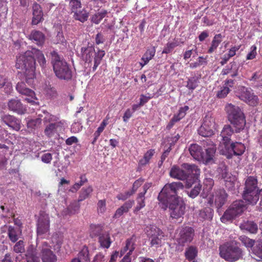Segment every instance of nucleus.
Listing matches in <instances>:
<instances>
[{"label":"nucleus","mask_w":262,"mask_h":262,"mask_svg":"<svg viewBox=\"0 0 262 262\" xmlns=\"http://www.w3.org/2000/svg\"><path fill=\"white\" fill-rule=\"evenodd\" d=\"M183 187V184L180 182L167 184L158 196L160 206L163 210L169 208L170 217L172 219H179L185 213V205L182 199L177 195L178 191Z\"/></svg>","instance_id":"f257e3e1"},{"label":"nucleus","mask_w":262,"mask_h":262,"mask_svg":"<svg viewBox=\"0 0 262 262\" xmlns=\"http://www.w3.org/2000/svg\"><path fill=\"white\" fill-rule=\"evenodd\" d=\"M36 59L41 67H45L46 60L42 52L33 48L20 54L16 59V67L20 69L23 73L26 83L32 85L34 83Z\"/></svg>","instance_id":"f03ea898"},{"label":"nucleus","mask_w":262,"mask_h":262,"mask_svg":"<svg viewBox=\"0 0 262 262\" xmlns=\"http://www.w3.org/2000/svg\"><path fill=\"white\" fill-rule=\"evenodd\" d=\"M202 146L205 149V152L202 151L201 147L199 145L191 144L189 148L191 156L194 159L202 162L205 165L214 163L216 145L210 139H206L202 141Z\"/></svg>","instance_id":"7ed1b4c3"},{"label":"nucleus","mask_w":262,"mask_h":262,"mask_svg":"<svg viewBox=\"0 0 262 262\" xmlns=\"http://www.w3.org/2000/svg\"><path fill=\"white\" fill-rule=\"evenodd\" d=\"M51 63L55 75L60 79L68 81L72 78V71L66 61L55 51H51Z\"/></svg>","instance_id":"20e7f679"},{"label":"nucleus","mask_w":262,"mask_h":262,"mask_svg":"<svg viewBox=\"0 0 262 262\" xmlns=\"http://www.w3.org/2000/svg\"><path fill=\"white\" fill-rule=\"evenodd\" d=\"M220 255L225 260L234 262L243 258L244 251L235 242H227L220 246Z\"/></svg>","instance_id":"39448f33"},{"label":"nucleus","mask_w":262,"mask_h":262,"mask_svg":"<svg viewBox=\"0 0 262 262\" xmlns=\"http://www.w3.org/2000/svg\"><path fill=\"white\" fill-rule=\"evenodd\" d=\"M229 121L234 128L236 133L243 130L246 125L245 116L241 108L231 103L225 107Z\"/></svg>","instance_id":"423d86ee"},{"label":"nucleus","mask_w":262,"mask_h":262,"mask_svg":"<svg viewBox=\"0 0 262 262\" xmlns=\"http://www.w3.org/2000/svg\"><path fill=\"white\" fill-rule=\"evenodd\" d=\"M183 167L189 171L190 173L194 175L192 179H188L186 181V186L187 188L193 187V188L188 192L189 196L192 198H195L200 193L202 186L200 184L198 176L200 174V170L198 166L194 164H183Z\"/></svg>","instance_id":"0eeeda50"},{"label":"nucleus","mask_w":262,"mask_h":262,"mask_svg":"<svg viewBox=\"0 0 262 262\" xmlns=\"http://www.w3.org/2000/svg\"><path fill=\"white\" fill-rule=\"evenodd\" d=\"M246 209V205L242 200L234 201L224 212L221 217L223 223H226L232 221L236 216L240 215Z\"/></svg>","instance_id":"6e6552de"},{"label":"nucleus","mask_w":262,"mask_h":262,"mask_svg":"<svg viewBox=\"0 0 262 262\" xmlns=\"http://www.w3.org/2000/svg\"><path fill=\"white\" fill-rule=\"evenodd\" d=\"M145 231L150 242L151 246L156 248L161 247L165 236L163 231L154 225L147 226Z\"/></svg>","instance_id":"1a4fd4ad"},{"label":"nucleus","mask_w":262,"mask_h":262,"mask_svg":"<svg viewBox=\"0 0 262 262\" xmlns=\"http://www.w3.org/2000/svg\"><path fill=\"white\" fill-rule=\"evenodd\" d=\"M194 235L195 231L192 227L183 226L178 230L176 241L178 245L183 247L190 243L193 241Z\"/></svg>","instance_id":"9d476101"},{"label":"nucleus","mask_w":262,"mask_h":262,"mask_svg":"<svg viewBox=\"0 0 262 262\" xmlns=\"http://www.w3.org/2000/svg\"><path fill=\"white\" fill-rule=\"evenodd\" d=\"M50 231L49 216L45 211H41L37 220V233L38 236L44 238Z\"/></svg>","instance_id":"9b49d317"},{"label":"nucleus","mask_w":262,"mask_h":262,"mask_svg":"<svg viewBox=\"0 0 262 262\" xmlns=\"http://www.w3.org/2000/svg\"><path fill=\"white\" fill-rule=\"evenodd\" d=\"M227 197L228 194L224 189H219L209 196L207 203L211 206L214 204L220 209L226 203Z\"/></svg>","instance_id":"f8f14e48"},{"label":"nucleus","mask_w":262,"mask_h":262,"mask_svg":"<svg viewBox=\"0 0 262 262\" xmlns=\"http://www.w3.org/2000/svg\"><path fill=\"white\" fill-rule=\"evenodd\" d=\"M214 119L210 117H206L202 125L198 130V133L203 137H210L214 134Z\"/></svg>","instance_id":"ddd939ff"},{"label":"nucleus","mask_w":262,"mask_h":262,"mask_svg":"<svg viewBox=\"0 0 262 262\" xmlns=\"http://www.w3.org/2000/svg\"><path fill=\"white\" fill-rule=\"evenodd\" d=\"M16 89L19 93L27 96V97L25 98V100L27 101V102L33 105L38 104V102L36 101L37 99L35 97L34 92L27 88L26 84L24 82H18L16 86Z\"/></svg>","instance_id":"4468645a"},{"label":"nucleus","mask_w":262,"mask_h":262,"mask_svg":"<svg viewBox=\"0 0 262 262\" xmlns=\"http://www.w3.org/2000/svg\"><path fill=\"white\" fill-rule=\"evenodd\" d=\"M238 97L241 100L251 106H256L259 102L258 97L252 92V90L248 88H243Z\"/></svg>","instance_id":"2eb2a0df"},{"label":"nucleus","mask_w":262,"mask_h":262,"mask_svg":"<svg viewBox=\"0 0 262 262\" xmlns=\"http://www.w3.org/2000/svg\"><path fill=\"white\" fill-rule=\"evenodd\" d=\"M51 247L46 242L41 247V259L42 262H56V256L50 249Z\"/></svg>","instance_id":"dca6fc26"},{"label":"nucleus","mask_w":262,"mask_h":262,"mask_svg":"<svg viewBox=\"0 0 262 262\" xmlns=\"http://www.w3.org/2000/svg\"><path fill=\"white\" fill-rule=\"evenodd\" d=\"M259 190H246L243 191V199L249 204L255 205L259 199Z\"/></svg>","instance_id":"f3484780"},{"label":"nucleus","mask_w":262,"mask_h":262,"mask_svg":"<svg viewBox=\"0 0 262 262\" xmlns=\"http://www.w3.org/2000/svg\"><path fill=\"white\" fill-rule=\"evenodd\" d=\"M66 124V121L63 120L55 123H50L45 128V134L48 137H52L58 130H61Z\"/></svg>","instance_id":"a211bd4d"},{"label":"nucleus","mask_w":262,"mask_h":262,"mask_svg":"<svg viewBox=\"0 0 262 262\" xmlns=\"http://www.w3.org/2000/svg\"><path fill=\"white\" fill-rule=\"evenodd\" d=\"M188 172H186L183 169L177 165L173 166L170 170L169 175L170 177L179 180H188V175L190 174L188 170Z\"/></svg>","instance_id":"6ab92c4d"},{"label":"nucleus","mask_w":262,"mask_h":262,"mask_svg":"<svg viewBox=\"0 0 262 262\" xmlns=\"http://www.w3.org/2000/svg\"><path fill=\"white\" fill-rule=\"evenodd\" d=\"M7 235L12 243H16L22 235V230L19 227L11 225L8 226L7 227Z\"/></svg>","instance_id":"aec40b11"},{"label":"nucleus","mask_w":262,"mask_h":262,"mask_svg":"<svg viewBox=\"0 0 262 262\" xmlns=\"http://www.w3.org/2000/svg\"><path fill=\"white\" fill-rule=\"evenodd\" d=\"M2 120L9 127L18 130L20 128V121L13 116L5 115L2 117Z\"/></svg>","instance_id":"412c9836"},{"label":"nucleus","mask_w":262,"mask_h":262,"mask_svg":"<svg viewBox=\"0 0 262 262\" xmlns=\"http://www.w3.org/2000/svg\"><path fill=\"white\" fill-rule=\"evenodd\" d=\"M95 53V49L92 45L83 47L81 48L82 58L85 62H91Z\"/></svg>","instance_id":"4be33fe9"},{"label":"nucleus","mask_w":262,"mask_h":262,"mask_svg":"<svg viewBox=\"0 0 262 262\" xmlns=\"http://www.w3.org/2000/svg\"><path fill=\"white\" fill-rule=\"evenodd\" d=\"M233 129L229 124H226L224 126L220 136L222 137V141L225 144V147L228 146V143L230 141V138L233 134Z\"/></svg>","instance_id":"5701e85b"},{"label":"nucleus","mask_w":262,"mask_h":262,"mask_svg":"<svg viewBox=\"0 0 262 262\" xmlns=\"http://www.w3.org/2000/svg\"><path fill=\"white\" fill-rule=\"evenodd\" d=\"M33 25H37L41 21L43 13L40 6L37 3H34L33 5Z\"/></svg>","instance_id":"b1692460"},{"label":"nucleus","mask_w":262,"mask_h":262,"mask_svg":"<svg viewBox=\"0 0 262 262\" xmlns=\"http://www.w3.org/2000/svg\"><path fill=\"white\" fill-rule=\"evenodd\" d=\"M8 106L10 110L18 114H23L25 111L22 103L18 99L10 100L8 102Z\"/></svg>","instance_id":"393cba45"},{"label":"nucleus","mask_w":262,"mask_h":262,"mask_svg":"<svg viewBox=\"0 0 262 262\" xmlns=\"http://www.w3.org/2000/svg\"><path fill=\"white\" fill-rule=\"evenodd\" d=\"M239 227L242 230H246L250 233H256L258 231L257 225L252 221H246L241 223Z\"/></svg>","instance_id":"a878e982"},{"label":"nucleus","mask_w":262,"mask_h":262,"mask_svg":"<svg viewBox=\"0 0 262 262\" xmlns=\"http://www.w3.org/2000/svg\"><path fill=\"white\" fill-rule=\"evenodd\" d=\"M134 204V200H129L126 201L123 205L117 209L113 216V218L118 219L124 213H127L129 211V209L132 207Z\"/></svg>","instance_id":"bb28decb"},{"label":"nucleus","mask_w":262,"mask_h":262,"mask_svg":"<svg viewBox=\"0 0 262 262\" xmlns=\"http://www.w3.org/2000/svg\"><path fill=\"white\" fill-rule=\"evenodd\" d=\"M238 68L239 66L237 63L235 61H232L222 70V74L225 75L231 72V77H236L238 75Z\"/></svg>","instance_id":"cd10ccee"},{"label":"nucleus","mask_w":262,"mask_h":262,"mask_svg":"<svg viewBox=\"0 0 262 262\" xmlns=\"http://www.w3.org/2000/svg\"><path fill=\"white\" fill-rule=\"evenodd\" d=\"M29 38L38 46H42L45 41V35L41 32L36 30L32 31Z\"/></svg>","instance_id":"c85d7f7f"},{"label":"nucleus","mask_w":262,"mask_h":262,"mask_svg":"<svg viewBox=\"0 0 262 262\" xmlns=\"http://www.w3.org/2000/svg\"><path fill=\"white\" fill-rule=\"evenodd\" d=\"M251 253L253 255V258L257 261L262 260V240L257 241L255 243L251 249Z\"/></svg>","instance_id":"c756f323"},{"label":"nucleus","mask_w":262,"mask_h":262,"mask_svg":"<svg viewBox=\"0 0 262 262\" xmlns=\"http://www.w3.org/2000/svg\"><path fill=\"white\" fill-rule=\"evenodd\" d=\"M42 114H38V117L43 118L44 123H55V122H60L61 120L59 119L58 116L53 115L46 111H42Z\"/></svg>","instance_id":"7c9ffc66"},{"label":"nucleus","mask_w":262,"mask_h":262,"mask_svg":"<svg viewBox=\"0 0 262 262\" xmlns=\"http://www.w3.org/2000/svg\"><path fill=\"white\" fill-rule=\"evenodd\" d=\"M228 148V150L232 151L233 154L235 156H241L245 151V146L244 144L241 142H232L229 147H226Z\"/></svg>","instance_id":"2f4dec72"},{"label":"nucleus","mask_w":262,"mask_h":262,"mask_svg":"<svg viewBox=\"0 0 262 262\" xmlns=\"http://www.w3.org/2000/svg\"><path fill=\"white\" fill-rule=\"evenodd\" d=\"M72 13H73V18L74 19L82 23L85 22L89 16V13L84 9L76 10Z\"/></svg>","instance_id":"473e14b6"},{"label":"nucleus","mask_w":262,"mask_h":262,"mask_svg":"<svg viewBox=\"0 0 262 262\" xmlns=\"http://www.w3.org/2000/svg\"><path fill=\"white\" fill-rule=\"evenodd\" d=\"M155 53L156 49L155 47H152L147 50L141 58V62H140L142 67L146 65L152 58L155 55Z\"/></svg>","instance_id":"72a5a7b5"},{"label":"nucleus","mask_w":262,"mask_h":262,"mask_svg":"<svg viewBox=\"0 0 262 262\" xmlns=\"http://www.w3.org/2000/svg\"><path fill=\"white\" fill-rule=\"evenodd\" d=\"M244 189L253 190H259L257 186V178L254 176L248 177L245 181Z\"/></svg>","instance_id":"f704fd0d"},{"label":"nucleus","mask_w":262,"mask_h":262,"mask_svg":"<svg viewBox=\"0 0 262 262\" xmlns=\"http://www.w3.org/2000/svg\"><path fill=\"white\" fill-rule=\"evenodd\" d=\"M98 242L101 248L106 249L110 248L112 243L110 236L106 232L102 233V234L100 235L98 238Z\"/></svg>","instance_id":"c9c22d12"},{"label":"nucleus","mask_w":262,"mask_h":262,"mask_svg":"<svg viewBox=\"0 0 262 262\" xmlns=\"http://www.w3.org/2000/svg\"><path fill=\"white\" fill-rule=\"evenodd\" d=\"M42 119L40 117L31 119L27 122V127L32 132L38 129L41 126Z\"/></svg>","instance_id":"e433bc0d"},{"label":"nucleus","mask_w":262,"mask_h":262,"mask_svg":"<svg viewBox=\"0 0 262 262\" xmlns=\"http://www.w3.org/2000/svg\"><path fill=\"white\" fill-rule=\"evenodd\" d=\"M135 248V247L133 242V239L132 238L127 239L126 241L125 246L122 248L120 251L121 256H122L127 251H128L126 255H128V256H130Z\"/></svg>","instance_id":"4c0bfd02"},{"label":"nucleus","mask_w":262,"mask_h":262,"mask_svg":"<svg viewBox=\"0 0 262 262\" xmlns=\"http://www.w3.org/2000/svg\"><path fill=\"white\" fill-rule=\"evenodd\" d=\"M213 210L210 207H206L200 211L199 216L202 220H211L212 219Z\"/></svg>","instance_id":"58836bf2"},{"label":"nucleus","mask_w":262,"mask_h":262,"mask_svg":"<svg viewBox=\"0 0 262 262\" xmlns=\"http://www.w3.org/2000/svg\"><path fill=\"white\" fill-rule=\"evenodd\" d=\"M222 35L221 34H216L211 42V46L208 50V53L211 54L213 53L218 47L220 43L222 41Z\"/></svg>","instance_id":"ea45409f"},{"label":"nucleus","mask_w":262,"mask_h":262,"mask_svg":"<svg viewBox=\"0 0 262 262\" xmlns=\"http://www.w3.org/2000/svg\"><path fill=\"white\" fill-rule=\"evenodd\" d=\"M198 249L195 247L190 246L186 249L185 251V256L186 258L189 261L194 260L195 257L197 256Z\"/></svg>","instance_id":"a19ab883"},{"label":"nucleus","mask_w":262,"mask_h":262,"mask_svg":"<svg viewBox=\"0 0 262 262\" xmlns=\"http://www.w3.org/2000/svg\"><path fill=\"white\" fill-rule=\"evenodd\" d=\"M102 226L100 225H91L90 229V234L92 237L100 236L102 234Z\"/></svg>","instance_id":"79ce46f5"},{"label":"nucleus","mask_w":262,"mask_h":262,"mask_svg":"<svg viewBox=\"0 0 262 262\" xmlns=\"http://www.w3.org/2000/svg\"><path fill=\"white\" fill-rule=\"evenodd\" d=\"M107 13V11L102 10L100 12L96 13L93 15L91 18V20L93 23L98 24L104 18Z\"/></svg>","instance_id":"37998d69"},{"label":"nucleus","mask_w":262,"mask_h":262,"mask_svg":"<svg viewBox=\"0 0 262 262\" xmlns=\"http://www.w3.org/2000/svg\"><path fill=\"white\" fill-rule=\"evenodd\" d=\"M204 185L205 187L203 189L204 192L202 194V196L205 198L207 196V195L205 193V190L208 192L212 189L214 185V180L211 178L206 177L204 180Z\"/></svg>","instance_id":"c03bdc74"},{"label":"nucleus","mask_w":262,"mask_h":262,"mask_svg":"<svg viewBox=\"0 0 262 262\" xmlns=\"http://www.w3.org/2000/svg\"><path fill=\"white\" fill-rule=\"evenodd\" d=\"M199 83V78L191 77L188 78L186 87L192 92L198 86Z\"/></svg>","instance_id":"a18cd8bd"},{"label":"nucleus","mask_w":262,"mask_h":262,"mask_svg":"<svg viewBox=\"0 0 262 262\" xmlns=\"http://www.w3.org/2000/svg\"><path fill=\"white\" fill-rule=\"evenodd\" d=\"M224 180L226 187L228 189L232 190L234 188L236 178L235 176L231 174Z\"/></svg>","instance_id":"49530a36"},{"label":"nucleus","mask_w":262,"mask_h":262,"mask_svg":"<svg viewBox=\"0 0 262 262\" xmlns=\"http://www.w3.org/2000/svg\"><path fill=\"white\" fill-rule=\"evenodd\" d=\"M145 195L143 194H138L136 198L137 205L134 209V212H137L145 206Z\"/></svg>","instance_id":"de8ad7c7"},{"label":"nucleus","mask_w":262,"mask_h":262,"mask_svg":"<svg viewBox=\"0 0 262 262\" xmlns=\"http://www.w3.org/2000/svg\"><path fill=\"white\" fill-rule=\"evenodd\" d=\"M155 154L154 149H150L148 150L144 155V157L141 159L139 162L140 166H144L148 163L150 159L152 158Z\"/></svg>","instance_id":"09e8293b"},{"label":"nucleus","mask_w":262,"mask_h":262,"mask_svg":"<svg viewBox=\"0 0 262 262\" xmlns=\"http://www.w3.org/2000/svg\"><path fill=\"white\" fill-rule=\"evenodd\" d=\"M92 191L93 188L91 186L87 187H83L81 190L78 199V202L82 201L89 198Z\"/></svg>","instance_id":"8fccbe9b"},{"label":"nucleus","mask_w":262,"mask_h":262,"mask_svg":"<svg viewBox=\"0 0 262 262\" xmlns=\"http://www.w3.org/2000/svg\"><path fill=\"white\" fill-rule=\"evenodd\" d=\"M78 257L82 262H88L89 260V252L88 248L84 246L81 249L78 255Z\"/></svg>","instance_id":"3c124183"},{"label":"nucleus","mask_w":262,"mask_h":262,"mask_svg":"<svg viewBox=\"0 0 262 262\" xmlns=\"http://www.w3.org/2000/svg\"><path fill=\"white\" fill-rule=\"evenodd\" d=\"M217 171L219 177L223 179H225L231 174L228 172L227 167L224 164L220 165L217 169Z\"/></svg>","instance_id":"603ef678"},{"label":"nucleus","mask_w":262,"mask_h":262,"mask_svg":"<svg viewBox=\"0 0 262 262\" xmlns=\"http://www.w3.org/2000/svg\"><path fill=\"white\" fill-rule=\"evenodd\" d=\"M207 63V61L206 58H204L203 56H199L197 61L191 62L189 64V67L193 69L201 66H205Z\"/></svg>","instance_id":"864d4df0"},{"label":"nucleus","mask_w":262,"mask_h":262,"mask_svg":"<svg viewBox=\"0 0 262 262\" xmlns=\"http://www.w3.org/2000/svg\"><path fill=\"white\" fill-rule=\"evenodd\" d=\"M178 46V43L177 41L168 42L166 43L162 51L163 54H169L171 53L172 50Z\"/></svg>","instance_id":"5fc2aeb1"},{"label":"nucleus","mask_w":262,"mask_h":262,"mask_svg":"<svg viewBox=\"0 0 262 262\" xmlns=\"http://www.w3.org/2000/svg\"><path fill=\"white\" fill-rule=\"evenodd\" d=\"M239 239L241 242L247 248H251V249L253 247L255 243L256 242L253 239L249 238V237L245 236H242L239 237Z\"/></svg>","instance_id":"6e6d98bb"},{"label":"nucleus","mask_w":262,"mask_h":262,"mask_svg":"<svg viewBox=\"0 0 262 262\" xmlns=\"http://www.w3.org/2000/svg\"><path fill=\"white\" fill-rule=\"evenodd\" d=\"M69 2V8L71 10V13L78 10V8H80L81 6V2L80 0H66Z\"/></svg>","instance_id":"4d7b16f0"},{"label":"nucleus","mask_w":262,"mask_h":262,"mask_svg":"<svg viewBox=\"0 0 262 262\" xmlns=\"http://www.w3.org/2000/svg\"><path fill=\"white\" fill-rule=\"evenodd\" d=\"M13 250L15 252L17 253H22L25 252V244L23 240H19L16 242V244L13 247Z\"/></svg>","instance_id":"13d9d810"},{"label":"nucleus","mask_w":262,"mask_h":262,"mask_svg":"<svg viewBox=\"0 0 262 262\" xmlns=\"http://www.w3.org/2000/svg\"><path fill=\"white\" fill-rule=\"evenodd\" d=\"M257 55V47L254 45H252L249 49V53L246 55V60H252L256 58Z\"/></svg>","instance_id":"bf43d9fd"},{"label":"nucleus","mask_w":262,"mask_h":262,"mask_svg":"<svg viewBox=\"0 0 262 262\" xmlns=\"http://www.w3.org/2000/svg\"><path fill=\"white\" fill-rule=\"evenodd\" d=\"M5 86V89H7L6 92L8 93L10 91L12 86L11 84L8 81V79L0 75V88Z\"/></svg>","instance_id":"052dcab7"},{"label":"nucleus","mask_w":262,"mask_h":262,"mask_svg":"<svg viewBox=\"0 0 262 262\" xmlns=\"http://www.w3.org/2000/svg\"><path fill=\"white\" fill-rule=\"evenodd\" d=\"M230 90L228 86H223L221 88L217 93V97L219 98H223L227 96Z\"/></svg>","instance_id":"680f3d73"},{"label":"nucleus","mask_w":262,"mask_h":262,"mask_svg":"<svg viewBox=\"0 0 262 262\" xmlns=\"http://www.w3.org/2000/svg\"><path fill=\"white\" fill-rule=\"evenodd\" d=\"M105 54V52L104 50L98 48L97 52L95 51V53H94V61L101 63V61Z\"/></svg>","instance_id":"e2e57ef3"},{"label":"nucleus","mask_w":262,"mask_h":262,"mask_svg":"<svg viewBox=\"0 0 262 262\" xmlns=\"http://www.w3.org/2000/svg\"><path fill=\"white\" fill-rule=\"evenodd\" d=\"M79 202H74L69 205L68 210L71 214H75L78 212L80 208Z\"/></svg>","instance_id":"0e129e2a"},{"label":"nucleus","mask_w":262,"mask_h":262,"mask_svg":"<svg viewBox=\"0 0 262 262\" xmlns=\"http://www.w3.org/2000/svg\"><path fill=\"white\" fill-rule=\"evenodd\" d=\"M106 201L105 200H101L97 203V210L98 213H103L106 211Z\"/></svg>","instance_id":"69168bd1"},{"label":"nucleus","mask_w":262,"mask_h":262,"mask_svg":"<svg viewBox=\"0 0 262 262\" xmlns=\"http://www.w3.org/2000/svg\"><path fill=\"white\" fill-rule=\"evenodd\" d=\"M28 262H40L39 257L37 256H35L34 252L29 251L27 255Z\"/></svg>","instance_id":"338daca9"},{"label":"nucleus","mask_w":262,"mask_h":262,"mask_svg":"<svg viewBox=\"0 0 262 262\" xmlns=\"http://www.w3.org/2000/svg\"><path fill=\"white\" fill-rule=\"evenodd\" d=\"M95 40L96 45L102 44L105 41L106 37L102 32H99L96 35Z\"/></svg>","instance_id":"774afa93"}]
</instances>
